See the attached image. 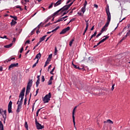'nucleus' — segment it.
Returning <instances> with one entry per match:
<instances>
[{"mask_svg":"<svg viewBox=\"0 0 130 130\" xmlns=\"http://www.w3.org/2000/svg\"><path fill=\"white\" fill-rule=\"evenodd\" d=\"M32 84H33V80L32 79H29L28 80V82L27 83V85L26 88H28L29 89H31V87H32Z\"/></svg>","mask_w":130,"mask_h":130,"instance_id":"nucleus-10","label":"nucleus"},{"mask_svg":"<svg viewBox=\"0 0 130 130\" xmlns=\"http://www.w3.org/2000/svg\"><path fill=\"white\" fill-rule=\"evenodd\" d=\"M15 8H16V9H21V6L18 5V6H16Z\"/></svg>","mask_w":130,"mask_h":130,"instance_id":"nucleus-59","label":"nucleus"},{"mask_svg":"<svg viewBox=\"0 0 130 130\" xmlns=\"http://www.w3.org/2000/svg\"><path fill=\"white\" fill-rule=\"evenodd\" d=\"M0 130H4V124L2 121H0Z\"/></svg>","mask_w":130,"mask_h":130,"instance_id":"nucleus-22","label":"nucleus"},{"mask_svg":"<svg viewBox=\"0 0 130 130\" xmlns=\"http://www.w3.org/2000/svg\"><path fill=\"white\" fill-rule=\"evenodd\" d=\"M36 33H37V34L40 33V30H39V29H37Z\"/></svg>","mask_w":130,"mask_h":130,"instance_id":"nucleus-60","label":"nucleus"},{"mask_svg":"<svg viewBox=\"0 0 130 130\" xmlns=\"http://www.w3.org/2000/svg\"><path fill=\"white\" fill-rule=\"evenodd\" d=\"M47 36V35H45L43 36L42 38H41L40 39V41L39 42V43H41L42 42V41H44V40H45V38H46V37Z\"/></svg>","mask_w":130,"mask_h":130,"instance_id":"nucleus-17","label":"nucleus"},{"mask_svg":"<svg viewBox=\"0 0 130 130\" xmlns=\"http://www.w3.org/2000/svg\"><path fill=\"white\" fill-rule=\"evenodd\" d=\"M35 30L36 28H34L30 32V35H33L34 34V32H35Z\"/></svg>","mask_w":130,"mask_h":130,"instance_id":"nucleus-41","label":"nucleus"},{"mask_svg":"<svg viewBox=\"0 0 130 130\" xmlns=\"http://www.w3.org/2000/svg\"><path fill=\"white\" fill-rule=\"evenodd\" d=\"M36 84V87H38V86H39V84H40V80L37 79Z\"/></svg>","mask_w":130,"mask_h":130,"instance_id":"nucleus-26","label":"nucleus"},{"mask_svg":"<svg viewBox=\"0 0 130 130\" xmlns=\"http://www.w3.org/2000/svg\"><path fill=\"white\" fill-rule=\"evenodd\" d=\"M105 26H104L102 28V30L101 31V33H103L104 32V31H105Z\"/></svg>","mask_w":130,"mask_h":130,"instance_id":"nucleus-40","label":"nucleus"},{"mask_svg":"<svg viewBox=\"0 0 130 130\" xmlns=\"http://www.w3.org/2000/svg\"><path fill=\"white\" fill-rule=\"evenodd\" d=\"M30 90H31V88L26 87V90L25 92V98H27V95H29V93H30Z\"/></svg>","mask_w":130,"mask_h":130,"instance_id":"nucleus-18","label":"nucleus"},{"mask_svg":"<svg viewBox=\"0 0 130 130\" xmlns=\"http://www.w3.org/2000/svg\"><path fill=\"white\" fill-rule=\"evenodd\" d=\"M94 7L98 9V5L97 4H94Z\"/></svg>","mask_w":130,"mask_h":130,"instance_id":"nucleus-58","label":"nucleus"},{"mask_svg":"<svg viewBox=\"0 0 130 130\" xmlns=\"http://www.w3.org/2000/svg\"><path fill=\"white\" fill-rule=\"evenodd\" d=\"M59 12H60V10L59 9V10L57 11L55 13H54L53 14H52V17H55L56 16H58L59 14L58 13Z\"/></svg>","mask_w":130,"mask_h":130,"instance_id":"nucleus-15","label":"nucleus"},{"mask_svg":"<svg viewBox=\"0 0 130 130\" xmlns=\"http://www.w3.org/2000/svg\"><path fill=\"white\" fill-rule=\"evenodd\" d=\"M13 104V102L12 101H10L8 104V113H12L13 111H12V105Z\"/></svg>","mask_w":130,"mask_h":130,"instance_id":"nucleus-7","label":"nucleus"},{"mask_svg":"<svg viewBox=\"0 0 130 130\" xmlns=\"http://www.w3.org/2000/svg\"><path fill=\"white\" fill-rule=\"evenodd\" d=\"M48 85H52V81L49 80L48 82Z\"/></svg>","mask_w":130,"mask_h":130,"instance_id":"nucleus-42","label":"nucleus"},{"mask_svg":"<svg viewBox=\"0 0 130 130\" xmlns=\"http://www.w3.org/2000/svg\"><path fill=\"white\" fill-rule=\"evenodd\" d=\"M3 116L4 119V123L6 122V119L7 118V111H4L3 109H0V116Z\"/></svg>","mask_w":130,"mask_h":130,"instance_id":"nucleus-4","label":"nucleus"},{"mask_svg":"<svg viewBox=\"0 0 130 130\" xmlns=\"http://www.w3.org/2000/svg\"><path fill=\"white\" fill-rule=\"evenodd\" d=\"M102 34V32H101V31L100 33L96 35V38H98V37H99V36H101V35Z\"/></svg>","mask_w":130,"mask_h":130,"instance_id":"nucleus-47","label":"nucleus"},{"mask_svg":"<svg viewBox=\"0 0 130 130\" xmlns=\"http://www.w3.org/2000/svg\"><path fill=\"white\" fill-rule=\"evenodd\" d=\"M77 14H78V15H79V16H81V17L83 16V15L82 14V13H81L80 12H78Z\"/></svg>","mask_w":130,"mask_h":130,"instance_id":"nucleus-61","label":"nucleus"},{"mask_svg":"<svg viewBox=\"0 0 130 130\" xmlns=\"http://www.w3.org/2000/svg\"><path fill=\"white\" fill-rule=\"evenodd\" d=\"M24 126L25 127V128L28 130V123H27V121L25 122V124H24Z\"/></svg>","mask_w":130,"mask_h":130,"instance_id":"nucleus-31","label":"nucleus"},{"mask_svg":"<svg viewBox=\"0 0 130 130\" xmlns=\"http://www.w3.org/2000/svg\"><path fill=\"white\" fill-rule=\"evenodd\" d=\"M61 21L60 20V18L58 19L56 21H55L53 24H56V23H58V22H61Z\"/></svg>","mask_w":130,"mask_h":130,"instance_id":"nucleus-43","label":"nucleus"},{"mask_svg":"<svg viewBox=\"0 0 130 130\" xmlns=\"http://www.w3.org/2000/svg\"><path fill=\"white\" fill-rule=\"evenodd\" d=\"M76 109H77V106L75 107L72 112V118L73 121L74 125L75 128L77 129V127H76V121H75V111H76Z\"/></svg>","mask_w":130,"mask_h":130,"instance_id":"nucleus-6","label":"nucleus"},{"mask_svg":"<svg viewBox=\"0 0 130 130\" xmlns=\"http://www.w3.org/2000/svg\"><path fill=\"white\" fill-rule=\"evenodd\" d=\"M35 122L37 129H42V128H44V126L42 125L41 124L39 123V122L37 121V118L35 119Z\"/></svg>","mask_w":130,"mask_h":130,"instance_id":"nucleus-5","label":"nucleus"},{"mask_svg":"<svg viewBox=\"0 0 130 130\" xmlns=\"http://www.w3.org/2000/svg\"><path fill=\"white\" fill-rule=\"evenodd\" d=\"M106 12L107 15V21L104 27H108L109 25V23H110V21H111V14H110V12L109 11V6L107 5L106 7Z\"/></svg>","mask_w":130,"mask_h":130,"instance_id":"nucleus-1","label":"nucleus"},{"mask_svg":"<svg viewBox=\"0 0 130 130\" xmlns=\"http://www.w3.org/2000/svg\"><path fill=\"white\" fill-rule=\"evenodd\" d=\"M12 46H13V43H11L9 45H7L4 46V47L5 48H10V47H12Z\"/></svg>","mask_w":130,"mask_h":130,"instance_id":"nucleus-20","label":"nucleus"},{"mask_svg":"<svg viewBox=\"0 0 130 130\" xmlns=\"http://www.w3.org/2000/svg\"><path fill=\"white\" fill-rule=\"evenodd\" d=\"M62 3V0H58L55 4L54 5V7H57V6H59Z\"/></svg>","mask_w":130,"mask_h":130,"instance_id":"nucleus-13","label":"nucleus"},{"mask_svg":"<svg viewBox=\"0 0 130 130\" xmlns=\"http://www.w3.org/2000/svg\"><path fill=\"white\" fill-rule=\"evenodd\" d=\"M73 4H74V2H72L71 4L68 5L67 6H68V8H70V7H71L72 6V5H73Z\"/></svg>","mask_w":130,"mask_h":130,"instance_id":"nucleus-53","label":"nucleus"},{"mask_svg":"<svg viewBox=\"0 0 130 130\" xmlns=\"http://www.w3.org/2000/svg\"><path fill=\"white\" fill-rule=\"evenodd\" d=\"M74 41H75V40L74 39L70 41V42L69 43V46L70 47H71L73 45V43Z\"/></svg>","mask_w":130,"mask_h":130,"instance_id":"nucleus-27","label":"nucleus"},{"mask_svg":"<svg viewBox=\"0 0 130 130\" xmlns=\"http://www.w3.org/2000/svg\"><path fill=\"white\" fill-rule=\"evenodd\" d=\"M0 72H3V67H0Z\"/></svg>","mask_w":130,"mask_h":130,"instance_id":"nucleus-64","label":"nucleus"},{"mask_svg":"<svg viewBox=\"0 0 130 130\" xmlns=\"http://www.w3.org/2000/svg\"><path fill=\"white\" fill-rule=\"evenodd\" d=\"M87 5H88V3L87 2V1H85V3H84V4L83 5H84L83 7L86 8V6H87Z\"/></svg>","mask_w":130,"mask_h":130,"instance_id":"nucleus-45","label":"nucleus"},{"mask_svg":"<svg viewBox=\"0 0 130 130\" xmlns=\"http://www.w3.org/2000/svg\"><path fill=\"white\" fill-rule=\"evenodd\" d=\"M52 58V54H50L49 56H48V58L47 59V60H48L49 59H51V58Z\"/></svg>","mask_w":130,"mask_h":130,"instance_id":"nucleus-35","label":"nucleus"},{"mask_svg":"<svg viewBox=\"0 0 130 130\" xmlns=\"http://www.w3.org/2000/svg\"><path fill=\"white\" fill-rule=\"evenodd\" d=\"M23 50H24V48L22 47L20 49V53H22V52H23Z\"/></svg>","mask_w":130,"mask_h":130,"instance_id":"nucleus-50","label":"nucleus"},{"mask_svg":"<svg viewBox=\"0 0 130 130\" xmlns=\"http://www.w3.org/2000/svg\"><path fill=\"white\" fill-rule=\"evenodd\" d=\"M13 59L15 60V57H12V58H9V59H6L4 62L5 63H8L9 61H11V60H13Z\"/></svg>","mask_w":130,"mask_h":130,"instance_id":"nucleus-19","label":"nucleus"},{"mask_svg":"<svg viewBox=\"0 0 130 130\" xmlns=\"http://www.w3.org/2000/svg\"><path fill=\"white\" fill-rule=\"evenodd\" d=\"M50 80L52 81H53V76H51Z\"/></svg>","mask_w":130,"mask_h":130,"instance_id":"nucleus-57","label":"nucleus"},{"mask_svg":"<svg viewBox=\"0 0 130 130\" xmlns=\"http://www.w3.org/2000/svg\"><path fill=\"white\" fill-rule=\"evenodd\" d=\"M59 28V26H57V27H56L55 29H54L53 30H52L51 31V32H54V31H56L57 30H58V28Z\"/></svg>","mask_w":130,"mask_h":130,"instance_id":"nucleus-37","label":"nucleus"},{"mask_svg":"<svg viewBox=\"0 0 130 130\" xmlns=\"http://www.w3.org/2000/svg\"><path fill=\"white\" fill-rule=\"evenodd\" d=\"M104 37H105V38L103 39V40H101L97 44V45H100V44H101V43H103L104 41H105L107 39H108L109 38V36H104Z\"/></svg>","mask_w":130,"mask_h":130,"instance_id":"nucleus-11","label":"nucleus"},{"mask_svg":"<svg viewBox=\"0 0 130 130\" xmlns=\"http://www.w3.org/2000/svg\"><path fill=\"white\" fill-rule=\"evenodd\" d=\"M25 88L24 87L21 91L20 92L19 98H21L20 101V99L17 102V104H19V105H22L23 104V100H24V96H25Z\"/></svg>","mask_w":130,"mask_h":130,"instance_id":"nucleus-2","label":"nucleus"},{"mask_svg":"<svg viewBox=\"0 0 130 130\" xmlns=\"http://www.w3.org/2000/svg\"><path fill=\"white\" fill-rule=\"evenodd\" d=\"M13 19L15 21H17L18 20V17L17 16H14Z\"/></svg>","mask_w":130,"mask_h":130,"instance_id":"nucleus-51","label":"nucleus"},{"mask_svg":"<svg viewBox=\"0 0 130 130\" xmlns=\"http://www.w3.org/2000/svg\"><path fill=\"white\" fill-rule=\"evenodd\" d=\"M70 29H71V27H70V26L67 27L66 28L63 29L60 32V34H64L65 33H67V32H68V31L70 30Z\"/></svg>","mask_w":130,"mask_h":130,"instance_id":"nucleus-8","label":"nucleus"},{"mask_svg":"<svg viewBox=\"0 0 130 130\" xmlns=\"http://www.w3.org/2000/svg\"><path fill=\"white\" fill-rule=\"evenodd\" d=\"M114 86H115V84H113L112 86V88H111V90L113 91V90H114Z\"/></svg>","mask_w":130,"mask_h":130,"instance_id":"nucleus-48","label":"nucleus"},{"mask_svg":"<svg viewBox=\"0 0 130 130\" xmlns=\"http://www.w3.org/2000/svg\"><path fill=\"white\" fill-rule=\"evenodd\" d=\"M51 23H50V22H49L48 24H47L46 25H45V27H48V26H49V25H50Z\"/></svg>","mask_w":130,"mask_h":130,"instance_id":"nucleus-62","label":"nucleus"},{"mask_svg":"<svg viewBox=\"0 0 130 130\" xmlns=\"http://www.w3.org/2000/svg\"><path fill=\"white\" fill-rule=\"evenodd\" d=\"M50 98H51V93L49 92L48 94L46 95L44 98H43L44 104H45V103H48V102L50 101Z\"/></svg>","mask_w":130,"mask_h":130,"instance_id":"nucleus-3","label":"nucleus"},{"mask_svg":"<svg viewBox=\"0 0 130 130\" xmlns=\"http://www.w3.org/2000/svg\"><path fill=\"white\" fill-rule=\"evenodd\" d=\"M52 35H51L50 37L47 38L46 40L45 41V42H47V41L49 40V38L51 37Z\"/></svg>","mask_w":130,"mask_h":130,"instance_id":"nucleus-55","label":"nucleus"},{"mask_svg":"<svg viewBox=\"0 0 130 130\" xmlns=\"http://www.w3.org/2000/svg\"><path fill=\"white\" fill-rule=\"evenodd\" d=\"M41 57V53H39L38 54H37L34 60H35V59L37 58V59H38V61H39V59H40Z\"/></svg>","mask_w":130,"mask_h":130,"instance_id":"nucleus-16","label":"nucleus"},{"mask_svg":"<svg viewBox=\"0 0 130 130\" xmlns=\"http://www.w3.org/2000/svg\"><path fill=\"white\" fill-rule=\"evenodd\" d=\"M1 38H2V39H5H5H8L7 36H4V37H1Z\"/></svg>","mask_w":130,"mask_h":130,"instance_id":"nucleus-49","label":"nucleus"},{"mask_svg":"<svg viewBox=\"0 0 130 130\" xmlns=\"http://www.w3.org/2000/svg\"><path fill=\"white\" fill-rule=\"evenodd\" d=\"M104 123H105L106 122H108V123H111V124H113V121H112L110 119H108L107 121H104Z\"/></svg>","mask_w":130,"mask_h":130,"instance_id":"nucleus-24","label":"nucleus"},{"mask_svg":"<svg viewBox=\"0 0 130 130\" xmlns=\"http://www.w3.org/2000/svg\"><path fill=\"white\" fill-rule=\"evenodd\" d=\"M41 109H42V108L39 109L37 110V113H36V116H38V114H39V111H40V110H41Z\"/></svg>","mask_w":130,"mask_h":130,"instance_id":"nucleus-34","label":"nucleus"},{"mask_svg":"<svg viewBox=\"0 0 130 130\" xmlns=\"http://www.w3.org/2000/svg\"><path fill=\"white\" fill-rule=\"evenodd\" d=\"M69 9L70 8L68 7V5H66L59 10H60V13H62V12H64V11H68Z\"/></svg>","mask_w":130,"mask_h":130,"instance_id":"nucleus-12","label":"nucleus"},{"mask_svg":"<svg viewBox=\"0 0 130 130\" xmlns=\"http://www.w3.org/2000/svg\"><path fill=\"white\" fill-rule=\"evenodd\" d=\"M54 70H55V67H54L53 69L50 71V73L51 75H54L53 72H54Z\"/></svg>","mask_w":130,"mask_h":130,"instance_id":"nucleus-30","label":"nucleus"},{"mask_svg":"<svg viewBox=\"0 0 130 130\" xmlns=\"http://www.w3.org/2000/svg\"><path fill=\"white\" fill-rule=\"evenodd\" d=\"M86 26L85 28V30H84V33H86L87 32V30H88V28H89V23H86Z\"/></svg>","mask_w":130,"mask_h":130,"instance_id":"nucleus-25","label":"nucleus"},{"mask_svg":"<svg viewBox=\"0 0 130 130\" xmlns=\"http://www.w3.org/2000/svg\"><path fill=\"white\" fill-rule=\"evenodd\" d=\"M51 18H53V16H52V15H51V16H49L47 19L48 20H50L51 19Z\"/></svg>","mask_w":130,"mask_h":130,"instance_id":"nucleus-52","label":"nucleus"},{"mask_svg":"<svg viewBox=\"0 0 130 130\" xmlns=\"http://www.w3.org/2000/svg\"><path fill=\"white\" fill-rule=\"evenodd\" d=\"M74 69H76L77 70H82V69L80 68L79 66H78L77 65H74Z\"/></svg>","mask_w":130,"mask_h":130,"instance_id":"nucleus-29","label":"nucleus"},{"mask_svg":"<svg viewBox=\"0 0 130 130\" xmlns=\"http://www.w3.org/2000/svg\"><path fill=\"white\" fill-rule=\"evenodd\" d=\"M55 55L57 54V48L56 47H55V52H54Z\"/></svg>","mask_w":130,"mask_h":130,"instance_id":"nucleus-36","label":"nucleus"},{"mask_svg":"<svg viewBox=\"0 0 130 130\" xmlns=\"http://www.w3.org/2000/svg\"><path fill=\"white\" fill-rule=\"evenodd\" d=\"M49 63V62H48V61H46L44 66V67L45 68V67L47 66V64Z\"/></svg>","mask_w":130,"mask_h":130,"instance_id":"nucleus-54","label":"nucleus"},{"mask_svg":"<svg viewBox=\"0 0 130 130\" xmlns=\"http://www.w3.org/2000/svg\"><path fill=\"white\" fill-rule=\"evenodd\" d=\"M53 6V3H52L51 5L49 6L48 9H51L52 7Z\"/></svg>","mask_w":130,"mask_h":130,"instance_id":"nucleus-44","label":"nucleus"},{"mask_svg":"<svg viewBox=\"0 0 130 130\" xmlns=\"http://www.w3.org/2000/svg\"><path fill=\"white\" fill-rule=\"evenodd\" d=\"M17 24V22L14 21V19L12 20V22H11V26H15V24Z\"/></svg>","mask_w":130,"mask_h":130,"instance_id":"nucleus-21","label":"nucleus"},{"mask_svg":"<svg viewBox=\"0 0 130 130\" xmlns=\"http://www.w3.org/2000/svg\"><path fill=\"white\" fill-rule=\"evenodd\" d=\"M25 43H28L29 44V43H30V40L26 41Z\"/></svg>","mask_w":130,"mask_h":130,"instance_id":"nucleus-63","label":"nucleus"},{"mask_svg":"<svg viewBox=\"0 0 130 130\" xmlns=\"http://www.w3.org/2000/svg\"><path fill=\"white\" fill-rule=\"evenodd\" d=\"M22 108L21 105H18L17 109L16 110L17 113H19L21 111V109Z\"/></svg>","mask_w":130,"mask_h":130,"instance_id":"nucleus-14","label":"nucleus"},{"mask_svg":"<svg viewBox=\"0 0 130 130\" xmlns=\"http://www.w3.org/2000/svg\"><path fill=\"white\" fill-rule=\"evenodd\" d=\"M38 62H39V61H38V60H37L36 62L32 66V68H35V67H36V66H37V63H38Z\"/></svg>","mask_w":130,"mask_h":130,"instance_id":"nucleus-32","label":"nucleus"},{"mask_svg":"<svg viewBox=\"0 0 130 130\" xmlns=\"http://www.w3.org/2000/svg\"><path fill=\"white\" fill-rule=\"evenodd\" d=\"M27 105V98H25L24 99V105Z\"/></svg>","mask_w":130,"mask_h":130,"instance_id":"nucleus-39","label":"nucleus"},{"mask_svg":"<svg viewBox=\"0 0 130 130\" xmlns=\"http://www.w3.org/2000/svg\"><path fill=\"white\" fill-rule=\"evenodd\" d=\"M97 35V31H95L94 34L91 36L90 39H89V41H91V39L93 38V37H95Z\"/></svg>","mask_w":130,"mask_h":130,"instance_id":"nucleus-23","label":"nucleus"},{"mask_svg":"<svg viewBox=\"0 0 130 130\" xmlns=\"http://www.w3.org/2000/svg\"><path fill=\"white\" fill-rule=\"evenodd\" d=\"M81 12L84 14L86 12V7L83 6L81 9Z\"/></svg>","mask_w":130,"mask_h":130,"instance_id":"nucleus-28","label":"nucleus"},{"mask_svg":"<svg viewBox=\"0 0 130 130\" xmlns=\"http://www.w3.org/2000/svg\"><path fill=\"white\" fill-rule=\"evenodd\" d=\"M69 13V11H67L66 12H64V13H63L62 15L61 16V17H62L63 16H64V15H67V13Z\"/></svg>","mask_w":130,"mask_h":130,"instance_id":"nucleus-56","label":"nucleus"},{"mask_svg":"<svg viewBox=\"0 0 130 130\" xmlns=\"http://www.w3.org/2000/svg\"><path fill=\"white\" fill-rule=\"evenodd\" d=\"M45 81V78H44V76H42V78H41V81L42 82H44Z\"/></svg>","mask_w":130,"mask_h":130,"instance_id":"nucleus-38","label":"nucleus"},{"mask_svg":"<svg viewBox=\"0 0 130 130\" xmlns=\"http://www.w3.org/2000/svg\"><path fill=\"white\" fill-rule=\"evenodd\" d=\"M41 24H42V22H41L40 24H39L37 27L35 28V29H39H39H40V26H41Z\"/></svg>","mask_w":130,"mask_h":130,"instance_id":"nucleus-33","label":"nucleus"},{"mask_svg":"<svg viewBox=\"0 0 130 130\" xmlns=\"http://www.w3.org/2000/svg\"><path fill=\"white\" fill-rule=\"evenodd\" d=\"M124 29H125V28H124L122 30V31L121 32H119V33L118 34V35H119V36H121V34H122V32L124 31Z\"/></svg>","mask_w":130,"mask_h":130,"instance_id":"nucleus-46","label":"nucleus"},{"mask_svg":"<svg viewBox=\"0 0 130 130\" xmlns=\"http://www.w3.org/2000/svg\"><path fill=\"white\" fill-rule=\"evenodd\" d=\"M18 66H19V63H12L11 64L8 68V70H9L10 71H11L12 70V69H13V68H16L17 67H18Z\"/></svg>","mask_w":130,"mask_h":130,"instance_id":"nucleus-9","label":"nucleus"}]
</instances>
